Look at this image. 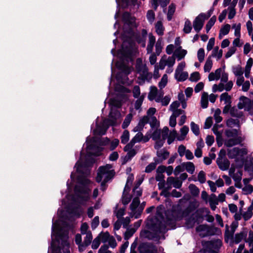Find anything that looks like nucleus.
Returning a JSON list of instances; mask_svg holds the SVG:
<instances>
[{"label": "nucleus", "mask_w": 253, "mask_h": 253, "mask_svg": "<svg viewBox=\"0 0 253 253\" xmlns=\"http://www.w3.org/2000/svg\"><path fill=\"white\" fill-rule=\"evenodd\" d=\"M95 159L89 155H86L84 160H79L74 166L77 174H91V170Z\"/></svg>", "instance_id": "obj_1"}, {"label": "nucleus", "mask_w": 253, "mask_h": 253, "mask_svg": "<svg viewBox=\"0 0 253 253\" xmlns=\"http://www.w3.org/2000/svg\"><path fill=\"white\" fill-rule=\"evenodd\" d=\"M122 19L124 23L123 33H126L131 36L134 35V32L133 30V27H137L135 23V17L132 16L130 12L125 11L122 14Z\"/></svg>", "instance_id": "obj_2"}, {"label": "nucleus", "mask_w": 253, "mask_h": 253, "mask_svg": "<svg viewBox=\"0 0 253 253\" xmlns=\"http://www.w3.org/2000/svg\"><path fill=\"white\" fill-rule=\"evenodd\" d=\"M56 241L59 242L61 241V246L62 248H65L68 253H70L69 247L70 244L68 242L69 232L67 230H64L62 228H59L58 225H57V231L56 232Z\"/></svg>", "instance_id": "obj_3"}, {"label": "nucleus", "mask_w": 253, "mask_h": 253, "mask_svg": "<svg viewBox=\"0 0 253 253\" xmlns=\"http://www.w3.org/2000/svg\"><path fill=\"white\" fill-rule=\"evenodd\" d=\"M147 226L153 232L157 233L158 234L159 233H165L166 231L165 223L158 218L151 219L150 224H148Z\"/></svg>", "instance_id": "obj_4"}, {"label": "nucleus", "mask_w": 253, "mask_h": 253, "mask_svg": "<svg viewBox=\"0 0 253 253\" xmlns=\"http://www.w3.org/2000/svg\"><path fill=\"white\" fill-rule=\"evenodd\" d=\"M199 211H200L201 212H203V211L201 209H199L197 211L195 214H192L191 216L186 219L185 223L188 227L193 228L194 226L195 223L199 224L203 219V215L201 213L198 212Z\"/></svg>", "instance_id": "obj_5"}, {"label": "nucleus", "mask_w": 253, "mask_h": 253, "mask_svg": "<svg viewBox=\"0 0 253 253\" xmlns=\"http://www.w3.org/2000/svg\"><path fill=\"white\" fill-rule=\"evenodd\" d=\"M138 250L139 253H157V248L153 243L143 242L139 245Z\"/></svg>", "instance_id": "obj_6"}, {"label": "nucleus", "mask_w": 253, "mask_h": 253, "mask_svg": "<svg viewBox=\"0 0 253 253\" xmlns=\"http://www.w3.org/2000/svg\"><path fill=\"white\" fill-rule=\"evenodd\" d=\"M219 230L217 227L213 225L210 226L208 224H201L196 228L197 232H206L207 236H212L215 234L216 232Z\"/></svg>", "instance_id": "obj_7"}, {"label": "nucleus", "mask_w": 253, "mask_h": 253, "mask_svg": "<svg viewBox=\"0 0 253 253\" xmlns=\"http://www.w3.org/2000/svg\"><path fill=\"white\" fill-rule=\"evenodd\" d=\"M101 146H98L96 144L91 143L87 146V149L91 150V152H87V155H89L90 157H98L102 155V152L104 148Z\"/></svg>", "instance_id": "obj_8"}, {"label": "nucleus", "mask_w": 253, "mask_h": 253, "mask_svg": "<svg viewBox=\"0 0 253 253\" xmlns=\"http://www.w3.org/2000/svg\"><path fill=\"white\" fill-rule=\"evenodd\" d=\"M120 116L121 113L118 110H113L112 108L109 114V118L105 119V120L111 126H117V120Z\"/></svg>", "instance_id": "obj_9"}, {"label": "nucleus", "mask_w": 253, "mask_h": 253, "mask_svg": "<svg viewBox=\"0 0 253 253\" xmlns=\"http://www.w3.org/2000/svg\"><path fill=\"white\" fill-rule=\"evenodd\" d=\"M134 45L122 44V49L118 51V53L127 59H131L132 57V48Z\"/></svg>", "instance_id": "obj_10"}, {"label": "nucleus", "mask_w": 253, "mask_h": 253, "mask_svg": "<svg viewBox=\"0 0 253 253\" xmlns=\"http://www.w3.org/2000/svg\"><path fill=\"white\" fill-rule=\"evenodd\" d=\"M205 16L204 13H201L197 16L193 21V26L195 31L199 33L203 28L205 21L206 20L203 16Z\"/></svg>", "instance_id": "obj_11"}, {"label": "nucleus", "mask_w": 253, "mask_h": 253, "mask_svg": "<svg viewBox=\"0 0 253 253\" xmlns=\"http://www.w3.org/2000/svg\"><path fill=\"white\" fill-rule=\"evenodd\" d=\"M199 206V205L196 200L190 201L187 208L182 210L183 218L188 217L191 213L194 211Z\"/></svg>", "instance_id": "obj_12"}, {"label": "nucleus", "mask_w": 253, "mask_h": 253, "mask_svg": "<svg viewBox=\"0 0 253 253\" xmlns=\"http://www.w3.org/2000/svg\"><path fill=\"white\" fill-rule=\"evenodd\" d=\"M199 206V205L196 200L190 201L187 208L182 210L183 218L188 217L191 213L194 211Z\"/></svg>", "instance_id": "obj_13"}, {"label": "nucleus", "mask_w": 253, "mask_h": 253, "mask_svg": "<svg viewBox=\"0 0 253 253\" xmlns=\"http://www.w3.org/2000/svg\"><path fill=\"white\" fill-rule=\"evenodd\" d=\"M143 137V135L142 133H137L134 137L132 138L130 141L124 147V151L126 152L128 151V150L132 149L136 142H140L142 140Z\"/></svg>", "instance_id": "obj_14"}, {"label": "nucleus", "mask_w": 253, "mask_h": 253, "mask_svg": "<svg viewBox=\"0 0 253 253\" xmlns=\"http://www.w3.org/2000/svg\"><path fill=\"white\" fill-rule=\"evenodd\" d=\"M110 126H111L104 120L102 125L97 126L96 129L93 130V134L99 136L104 135Z\"/></svg>", "instance_id": "obj_15"}, {"label": "nucleus", "mask_w": 253, "mask_h": 253, "mask_svg": "<svg viewBox=\"0 0 253 253\" xmlns=\"http://www.w3.org/2000/svg\"><path fill=\"white\" fill-rule=\"evenodd\" d=\"M140 237L147 238L149 240H154L159 241L160 239V237L157 233L151 232L147 230H143L140 232Z\"/></svg>", "instance_id": "obj_16"}, {"label": "nucleus", "mask_w": 253, "mask_h": 253, "mask_svg": "<svg viewBox=\"0 0 253 253\" xmlns=\"http://www.w3.org/2000/svg\"><path fill=\"white\" fill-rule=\"evenodd\" d=\"M96 174H116L114 169H112V166L110 164H106L100 166L97 170Z\"/></svg>", "instance_id": "obj_17"}, {"label": "nucleus", "mask_w": 253, "mask_h": 253, "mask_svg": "<svg viewBox=\"0 0 253 253\" xmlns=\"http://www.w3.org/2000/svg\"><path fill=\"white\" fill-rule=\"evenodd\" d=\"M240 102L237 104L239 109H242L245 106H247L249 109L251 108L252 102L251 100L245 96H241L239 98Z\"/></svg>", "instance_id": "obj_18"}, {"label": "nucleus", "mask_w": 253, "mask_h": 253, "mask_svg": "<svg viewBox=\"0 0 253 253\" xmlns=\"http://www.w3.org/2000/svg\"><path fill=\"white\" fill-rule=\"evenodd\" d=\"M167 184L172 185L174 188L179 189L182 186V181L178 177L170 176L167 178Z\"/></svg>", "instance_id": "obj_19"}, {"label": "nucleus", "mask_w": 253, "mask_h": 253, "mask_svg": "<svg viewBox=\"0 0 253 253\" xmlns=\"http://www.w3.org/2000/svg\"><path fill=\"white\" fill-rule=\"evenodd\" d=\"M216 162L219 168L222 170H226L229 168L230 162L227 159L224 160L217 159Z\"/></svg>", "instance_id": "obj_20"}, {"label": "nucleus", "mask_w": 253, "mask_h": 253, "mask_svg": "<svg viewBox=\"0 0 253 253\" xmlns=\"http://www.w3.org/2000/svg\"><path fill=\"white\" fill-rule=\"evenodd\" d=\"M165 214L166 216L167 221L169 224L175 223L176 221H178L172 210H167L165 211Z\"/></svg>", "instance_id": "obj_21"}, {"label": "nucleus", "mask_w": 253, "mask_h": 253, "mask_svg": "<svg viewBox=\"0 0 253 253\" xmlns=\"http://www.w3.org/2000/svg\"><path fill=\"white\" fill-rule=\"evenodd\" d=\"M247 231H241L240 233H236L235 235L234 242L236 244L240 243L242 240H244L246 242V238L247 237Z\"/></svg>", "instance_id": "obj_22"}, {"label": "nucleus", "mask_w": 253, "mask_h": 253, "mask_svg": "<svg viewBox=\"0 0 253 253\" xmlns=\"http://www.w3.org/2000/svg\"><path fill=\"white\" fill-rule=\"evenodd\" d=\"M241 142V138L238 137L236 138H233L225 140L224 142V145L227 147H231L233 146L238 145Z\"/></svg>", "instance_id": "obj_23"}, {"label": "nucleus", "mask_w": 253, "mask_h": 253, "mask_svg": "<svg viewBox=\"0 0 253 253\" xmlns=\"http://www.w3.org/2000/svg\"><path fill=\"white\" fill-rule=\"evenodd\" d=\"M142 74V80L145 81L146 80L147 82H150L152 78V74L148 72V69L146 65L145 64L141 72Z\"/></svg>", "instance_id": "obj_24"}, {"label": "nucleus", "mask_w": 253, "mask_h": 253, "mask_svg": "<svg viewBox=\"0 0 253 253\" xmlns=\"http://www.w3.org/2000/svg\"><path fill=\"white\" fill-rule=\"evenodd\" d=\"M68 212L71 214L80 217L81 215V209L79 206L73 207L69 206L67 208Z\"/></svg>", "instance_id": "obj_25"}, {"label": "nucleus", "mask_w": 253, "mask_h": 253, "mask_svg": "<svg viewBox=\"0 0 253 253\" xmlns=\"http://www.w3.org/2000/svg\"><path fill=\"white\" fill-rule=\"evenodd\" d=\"M244 169L249 172V174L253 173V157L250 160H246L244 163Z\"/></svg>", "instance_id": "obj_26"}, {"label": "nucleus", "mask_w": 253, "mask_h": 253, "mask_svg": "<svg viewBox=\"0 0 253 253\" xmlns=\"http://www.w3.org/2000/svg\"><path fill=\"white\" fill-rule=\"evenodd\" d=\"M76 175H70L71 178H74L75 176ZM80 176L79 177V182L82 185V186H85L88 185L90 183V180L87 179L86 177L83 176H87L88 175H78Z\"/></svg>", "instance_id": "obj_27"}, {"label": "nucleus", "mask_w": 253, "mask_h": 253, "mask_svg": "<svg viewBox=\"0 0 253 253\" xmlns=\"http://www.w3.org/2000/svg\"><path fill=\"white\" fill-rule=\"evenodd\" d=\"M155 42V37L152 34H150L149 35V42L147 47V50L148 53L152 52Z\"/></svg>", "instance_id": "obj_28"}, {"label": "nucleus", "mask_w": 253, "mask_h": 253, "mask_svg": "<svg viewBox=\"0 0 253 253\" xmlns=\"http://www.w3.org/2000/svg\"><path fill=\"white\" fill-rule=\"evenodd\" d=\"M253 64V59L249 58L247 62L245 70V76L246 78L250 77V71Z\"/></svg>", "instance_id": "obj_29"}, {"label": "nucleus", "mask_w": 253, "mask_h": 253, "mask_svg": "<svg viewBox=\"0 0 253 253\" xmlns=\"http://www.w3.org/2000/svg\"><path fill=\"white\" fill-rule=\"evenodd\" d=\"M209 95L207 92H204L202 93L201 99V107L203 109L208 108L209 105L208 101Z\"/></svg>", "instance_id": "obj_30"}, {"label": "nucleus", "mask_w": 253, "mask_h": 253, "mask_svg": "<svg viewBox=\"0 0 253 253\" xmlns=\"http://www.w3.org/2000/svg\"><path fill=\"white\" fill-rule=\"evenodd\" d=\"M184 170H186L187 172L190 174H193L195 167L194 164L191 162H187L183 163Z\"/></svg>", "instance_id": "obj_31"}, {"label": "nucleus", "mask_w": 253, "mask_h": 253, "mask_svg": "<svg viewBox=\"0 0 253 253\" xmlns=\"http://www.w3.org/2000/svg\"><path fill=\"white\" fill-rule=\"evenodd\" d=\"M187 51L185 49H182V47L179 46L175 51V55L178 59V60H180L184 58L186 55Z\"/></svg>", "instance_id": "obj_32"}, {"label": "nucleus", "mask_w": 253, "mask_h": 253, "mask_svg": "<svg viewBox=\"0 0 253 253\" xmlns=\"http://www.w3.org/2000/svg\"><path fill=\"white\" fill-rule=\"evenodd\" d=\"M181 135L177 136V139L178 141L183 140L189 131V127L186 126H184L180 130Z\"/></svg>", "instance_id": "obj_33"}, {"label": "nucleus", "mask_w": 253, "mask_h": 253, "mask_svg": "<svg viewBox=\"0 0 253 253\" xmlns=\"http://www.w3.org/2000/svg\"><path fill=\"white\" fill-rule=\"evenodd\" d=\"M172 210L178 221L183 219V217L181 216L182 215V210L180 205H178L176 208H173Z\"/></svg>", "instance_id": "obj_34"}, {"label": "nucleus", "mask_w": 253, "mask_h": 253, "mask_svg": "<svg viewBox=\"0 0 253 253\" xmlns=\"http://www.w3.org/2000/svg\"><path fill=\"white\" fill-rule=\"evenodd\" d=\"M238 151H240V148L238 147H234L232 149L228 150V156L229 158H234L237 156L239 155Z\"/></svg>", "instance_id": "obj_35"}, {"label": "nucleus", "mask_w": 253, "mask_h": 253, "mask_svg": "<svg viewBox=\"0 0 253 253\" xmlns=\"http://www.w3.org/2000/svg\"><path fill=\"white\" fill-rule=\"evenodd\" d=\"M156 32L159 36L164 35V28L161 21H158L155 25Z\"/></svg>", "instance_id": "obj_36"}, {"label": "nucleus", "mask_w": 253, "mask_h": 253, "mask_svg": "<svg viewBox=\"0 0 253 253\" xmlns=\"http://www.w3.org/2000/svg\"><path fill=\"white\" fill-rule=\"evenodd\" d=\"M212 61L211 58V56H209L207 59L204 67V71L205 72H209L212 68Z\"/></svg>", "instance_id": "obj_37"}, {"label": "nucleus", "mask_w": 253, "mask_h": 253, "mask_svg": "<svg viewBox=\"0 0 253 253\" xmlns=\"http://www.w3.org/2000/svg\"><path fill=\"white\" fill-rule=\"evenodd\" d=\"M216 20V17L215 15L212 16L209 21L207 22L206 25V30L207 33H209L211 27L214 25Z\"/></svg>", "instance_id": "obj_38"}, {"label": "nucleus", "mask_w": 253, "mask_h": 253, "mask_svg": "<svg viewBox=\"0 0 253 253\" xmlns=\"http://www.w3.org/2000/svg\"><path fill=\"white\" fill-rule=\"evenodd\" d=\"M140 205V200L138 197H134L132 201V203L130 204L129 208L130 209L134 211L136 210L137 207Z\"/></svg>", "instance_id": "obj_39"}, {"label": "nucleus", "mask_w": 253, "mask_h": 253, "mask_svg": "<svg viewBox=\"0 0 253 253\" xmlns=\"http://www.w3.org/2000/svg\"><path fill=\"white\" fill-rule=\"evenodd\" d=\"M232 69L235 76L239 77L243 76L244 72L242 67L240 65H238L237 66H233Z\"/></svg>", "instance_id": "obj_40"}, {"label": "nucleus", "mask_w": 253, "mask_h": 253, "mask_svg": "<svg viewBox=\"0 0 253 253\" xmlns=\"http://www.w3.org/2000/svg\"><path fill=\"white\" fill-rule=\"evenodd\" d=\"M88 188L84 186H76L75 187V191L76 193H79L83 194H86L88 193Z\"/></svg>", "instance_id": "obj_41"}, {"label": "nucleus", "mask_w": 253, "mask_h": 253, "mask_svg": "<svg viewBox=\"0 0 253 253\" xmlns=\"http://www.w3.org/2000/svg\"><path fill=\"white\" fill-rule=\"evenodd\" d=\"M118 68L119 70H121L122 73L125 74L126 76L128 75L131 72L130 67L125 64L124 63H122L118 67Z\"/></svg>", "instance_id": "obj_42"}, {"label": "nucleus", "mask_w": 253, "mask_h": 253, "mask_svg": "<svg viewBox=\"0 0 253 253\" xmlns=\"http://www.w3.org/2000/svg\"><path fill=\"white\" fill-rule=\"evenodd\" d=\"M190 193L193 196H198L200 193L199 188L194 184H190L188 187Z\"/></svg>", "instance_id": "obj_43"}, {"label": "nucleus", "mask_w": 253, "mask_h": 253, "mask_svg": "<svg viewBox=\"0 0 253 253\" xmlns=\"http://www.w3.org/2000/svg\"><path fill=\"white\" fill-rule=\"evenodd\" d=\"M185 62L184 61L181 62L178 64L174 74V78H177V77L179 76L180 73L182 72L185 67Z\"/></svg>", "instance_id": "obj_44"}, {"label": "nucleus", "mask_w": 253, "mask_h": 253, "mask_svg": "<svg viewBox=\"0 0 253 253\" xmlns=\"http://www.w3.org/2000/svg\"><path fill=\"white\" fill-rule=\"evenodd\" d=\"M230 114L233 117L240 118L243 116V112H238V110L234 106L231 107L230 110Z\"/></svg>", "instance_id": "obj_45"}, {"label": "nucleus", "mask_w": 253, "mask_h": 253, "mask_svg": "<svg viewBox=\"0 0 253 253\" xmlns=\"http://www.w3.org/2000/svg\"><path fill=\"white\" fill-rule=\"evenodd\" d=\"M132 36L134 37L136 42L138 44H141L142 47L145 46V39L141 37V35H140L139 34H134Z\"/></svg>", "instance_id": "obj_46"}, {"label": "nucleus", "mask_w": 253, "mask_h": 253, "mask_svg": "<svg viewBox=\"0 0 253 253\" xmlns=\"http://www.w3.org/2000/svg\"><path fill=\"white\" fill-rule=\"evenodd\" d=\"M110 105L117 108H120L122 106V102L118 98H112L110 99Z\"/></svg>", "instance_id": "obj_47"}, {"label": "nucleus", "mask_w": 253, "mask_h": 253, "mask_svg": "<svg viewBox=\"0 0 253 253\" xmlns=\"http://www.w3.org/2000/svg\"><path fill=\"white\" fill-rule=\"evenodd\" d=\"M192 29L191 21L189 19H186L183 28V32L185 34H189L191 32Z\"/></svg>", "instance_id": "obj_48"}, {"label": "nucleus", "mask_w": 253, "mask_h": 253, "mask_svg": "<svg viewBox=\"0 0 253 253\" xmlns=\"http://www.w3.org/2000/svg\"><path fill=\"white\" fill-rule=\"evenodd\" d=\"M132 118V115L131 114H128L125 118V120L124 121L122 125V127L123 129H126L128 127V126L129 125L130 123L131 122V120Z\"/></svg>", "instance_id": "obj_49"}, {"label": "nucleus", "mask_w": 253, "mask_h": 253, "mask_svg": "<svg viewBox=\"0 0 253 253\" xmlns=\"http://www.w3.org/2000/svg\"><path fill=\"white\" fill-rule=\"evenodd\" d=\"M129 139V132L127 130H125L121 136V143L126 144Z\"/></svg>", "instance_id": "obj_50"}, {"label": "nucleus", "mask_w": 253, "mask_h": 253, "mask_svg": "<svg viewBox=\"0 0 253 253\" xmlns=\"http://www.w3.org/2000/svg\"><path fill=\"white\" fill-rule=\"evenodd\" d=\"M177 131L175 129H173L170 132L169 136H168V140L167 143L168 144H171L175 139V137L177 136Z\"/></svg>", "instance_id": "obj_51"}, {"label": "nucleus", "mask_w": 253, "mask_h": 253, "mask_svg": "<svg viewBox=\"0 0 253 253\" xmlns=\"http://www.w3.org/2000/svg\"><path fill=\"white\" fill-rule=\"evenodd\" d=\"M92 240V235L91 231H89L86 234V236L85 237L84 241V244L85 247L89 246Z\"/></svg>", "instance_id": "obj_52"}, {"label": "nucleus", "mask_w": 253, "mask_h": 253, "mask_svg": "<svg viewBox=\"0 0 253 253\" xmlns=\"http://www.w3.org/2000/svg\"><path fill=\"white\" fill-rule=\"evenodd\" d=\"M226 136L228 137H236L238 136V132L237 129L233 128L232 129H226L225 131Z\"/></svg>", "instance_id": "obj_53"}, {"label": "nucleus", "mask_w": 253, "mask_h": 253, "mask_svg": "<svg viewBox=\"0 0 253 253\" xmlns=\"http://www.w3.org/2000/svg\"><path fill=\"white\" fill-rule=\"evenodd\" d=\"M191 129L193 133L196 136L200 134V128L198 125L196 124L194 122H192L190 124Z\"/></svg>", "instance_id": "obj_54"}, {"label": "nucleus", "mask_w": 253, "mask_h": 253, "mask_svg": "<svg viewBox=\"0 0 253 253\" xmlns=\"http://www.w3.org/2000/svg\"><path fill=\"white\" fill-rule=\"evenodd\" d=\"M103 243L107 242L112 236H111L108 231L105 232H101L98 236H100Z\"/></svg>", "instance_id": "obj_55"}, {"label": "nucleus", "mask_w": 253, "mask_h": 253, "mask_svg": "<svg viewBox=\"0 0 253 253\" xmlns=\"http://www.w3.org/2000/svg\"><path fill=\"white\" fill-rule=\"evenodd\" d=\"M234 234L231 235V231L229 230V226L227 224L225 226V231L224 233V240L225 241L227 242L228 240L230 239H233Z\"/></svg>", "instance_id": "obj_56"}, {"label": "nucleus", "mask_w": 253, "mask_h": 253, "mask_svg": "<svg viewBox=\"0 0 253 253\" xmlns=\"http://www.w3.org/2000/svg\"><path fill=\"white\" fill-rule=\"evenodd\" d=\"M168 76L167 74H164L161 80V81L159 83V87L161 88V89H162L163 88H164L166 85H167V83H168Z\"/></svg>", "instance_id": "obj_57"}, {"label": "nucleus", "mask_w": 253, "mask_h": 253, "mask_svg": "<svg viewBox=\"0 0 253 253\" xmlns=\"http://www.w3.org/2000/svg\"><path fill=\"white\" fill-rule=\"evenodd\" d=\"M177 77V78H175L178 82H184L186 80L188 77V73L187 72H182Z\"/></svg>", "instance_id": "obj_58"}, {"label": "nucleus", "mask_w": 253, "mask_h": 253, "mask_svg": "<svg viewBox=\"0 0 253 253\" xmlns=\"http://www.w3.org/2000/svg\"><path fill=\"white\" fill-rule=\"evenodd\" d=\"M151 122H149L151 129L157 128L160 126L159 122H158L157 119L155 116H152L151 118Z\"/></svg>", "instance_id": "obj_59"}, {"label": "nucleus", "mask_w": 253, "mask_h": 253, "mask_svg": "<svg viewBox=\"0 0 253 253\" xmlns=\"http://www.w3.org/2000/svg\"><path fill=\"white\" fill-rule=\"evenodd\" d=\"M200 73L198 72H194L191 74L189 80L191 82H197L200 80Z\"/></svg>", "instance_id": "obj_60"}, {"label": "nucleus", "mask_w": 253, "mask_h": 253, "mask_svg": "<svg viewBox=\"0 0 253 253\" xmlns=\"http://www.w3.org/2000/svg\"><path fill=\"white\" fill-rule=\"evenodd\" d=\"M205 246L208 250V252L210 253H218L217 251H216L212 249L213 247V243L211 241H207L205 243Z\"/></svg>", "instance_id": "obj_61"}, {"label": "nucleus", "mask_w": 253, "mask_h": 253, "mask_svg": "<svg viewBox=\"0 0 253 253\" xmlns=\"http://www.w3.org/2000/svg\"><path fill=\"white\" fill-rule=\"evenodd\" d=\"M161 129H157L153 132L151 137L153 140H156L161 139Z\"/></svg>", "instance_id": "obj_62"}, {"label": "nucleus", "mask_w": 253, "mask_h": 253, "mask_svg": "<svg viewBox=\"0 0 253 253\" xmlns=\"http://www.w3.org/2000/svg\"><path fill=\"white\" fill-rule=\"evenodd\" d=\"M230 28L231 26L229 24H226L221 28L219 31L222 33V35L225 36L229 33Z\"/></svg>", "instance_id": "obj_63"}, {"label": "nucleus", "mask_w": 253, "mask_h": 253, "mask_svg": "<svg viewBox=\"0 0 253 253\" xmlns=\"http://www.w3.org/2000/svg\"><path fill=\"white\" fill-rule=\"evenodd\" d=\"M242 190L245 192V195L251 194L253 192V186L251 184L245 185L244 187L242 188Z\"/></svg>", "instance_id": "obj_64"}]
</instances>
